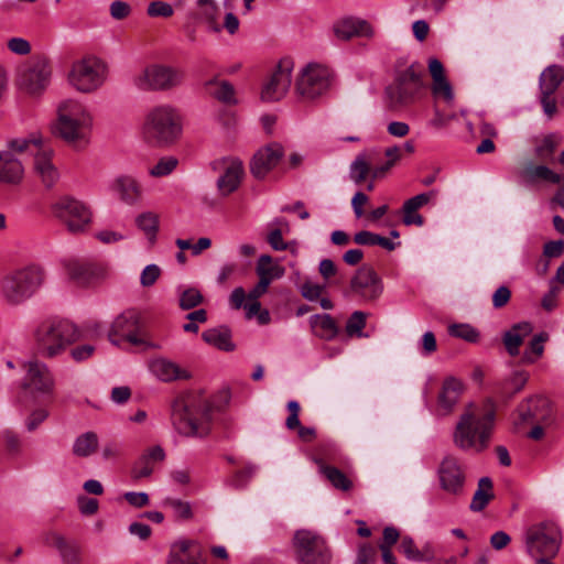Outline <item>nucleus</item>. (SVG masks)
Here are the masks:
<instances>
[{"instance_id":"f257e3e1","label":"nucleus","mask_w":564,"mask_h":564,"mask_svg":"<svg viewBox=\"0 0 564 564\" xmlns=\"http://www.w3.org/2000/svg\"><path fill=\"white\" fill-rule=\"evenodd\" d=\"M94 116L89 107L73 98L62 100L56 107L52 132L75 150L86 149L91 140Z\"/></svg>"},{"instance_id":"f03ea898","label":"nucleus","mask_w":564,"mask_h":564,"mask_svg":"<svg viewBox=\"0 0 564 564\" xmlns=\"http://www.w3.org/2000/svg\"><path fill=\"white\" fill-rule=\"evenodd\" d=\"M495 419L496 408L491 400L470 404L456 425L455 445L464 451L481 453L489 446Z\"/></svg>"},{"instance_id":"7ed1b4c3","label":"nucleus","mask_w":564,"mask_h":564,"mask_svg":"<svg viewBox=\"0 0 564 564\" xmlns=\"http://www.w3.org/2000/svg\"><path fill=\"white\" fill-rule=\"evenodd\" d=\"M213 405L202 390H189L172 405V422L184 436H206L210 431Z\"/></svg>"},{"instance_id":"20e7f679","label":"nucleus","mask_w":564,"mask_h":564,"mask_svg":"<svg viewBox=\"0 0 564 564\" xmlns=\"http://www.w3.org/2000/svg\"><path fill=\"white\" fill-rule=\"evenodd\" d=\"M39 350L44 352H94L97 348L85 341L82 329L67 319H52L41 323L33 333Z\"/></svg>"},{"instance_id":"39448f33","label":"nucleus","mask_w":564,"mask_h":564,"mask_svg":"<svg viewBox=\"0 0 564 564\" xmlns=\"http://www.w3.org/2000/svg\"><path fill=\"white\" fill-rule=\"evenodd\" d=\"M183 119L180 111L170 105L151 108L141 126L143 141L152 147L165 148L174 144L182 135Z\"/></svg>"},{"instance_id":"423d86ee","label":"nucleus","mask_w":564,"mask_h":564,"mask_svg":"<svg viewBox=\"0 0 564 564\" xmlns=\"http://www.w3.org/2000/svg\"><path fill=\"white\" fill-rule=\"evenodd\" d=\"M44 270L36 264L15 269L0 279V294L11 305L29 300L42 286Z\"/></svg>"},{"instance_id":"0eeeda50","label":"nucleus","mask_w":564,"mask_h":564,"mask_svg":"<svg viewBox=\"0 0 564 564\" xmlns=\"http://www.w3.org/2000/svg\"><path fill=\"white\" fill-rule=\"evenodd\" d=\"M423 73V67L415 63L395 73L393 82L384 90L389 108L408 107L420 97L425 87Z\"/></svg>"},{"instance_id":"6e6552de","label":"nucleus","mask_w":564,"mask_h":564,"mask_svg":"<svg viewBox=\"0 0 564 564\" xmlns=\"http://www.w3.org/2000/svg\"><path fill=\"white\" fill-rule=\"evenodd\" d=\"M10 148L18 153L29 152L34 156L33 171L45 187L51 188L57 183L59 172L53 162L54 151L43 144L40 137L12 140Z\"/></svg>"},{"instance_id":"1a4fd4ad","label":"nucleus","mask_w":564,"mask_h":564,"mask_svg":"<svg viewBox=\"0 0 564 564\" xmlns=\"http://www.w3.org/2000/svg\"><path fill=\"white\" fill-rule=\"evenodd\" d=\"M51 214L74 235L86 232L93 223L90 206L70 195H63L53 200Z\"/></svg>"},{"instance_id":"9d476101","label":"nucleus","mask_w":564,"mask_h":564,"mask_svg":"<svg viewBox=\"0 0 564 564\" xmlns=\"http://www.w3.org/2000/svg\"><path fill=\"white\" fill-rule=\"evenodd\" d=\"M109 340L118 349H160L161 347L151 341L149 337L138 329V321L132 312H126L116 317L112 322Z\"/></svg>"},{"instance_id":"9b49d317","label":"nucleus","mask_w":564,"mask_h":564,"mask_svg":"<svg viewBox=\"0 0 564 564\" xmlns=\"http://www.w3.org/2000/svg\"><path fill=\"white\" fill-rule=\"evenodd\" d=\"M107 73L105 62L96 56H86L72 64L68 83L77 91L89 94L104 85Z\"/></svg>"},{"instance_id":"f8f14e48","label":"nucleus","mask_w":564,"mask_h":564,"mask_svg":"<svg viewBox=\"0 0 564 564\" xmlns=\"http://www.w3.org/2000/svg\"><path fill=\"white\" fill-rule=\"evenodd\" d=\"M24 370L21 383V391L18 400L25 403L29 399H35L37 394L51 393L54 386L53 377L47 367L34 356L29 355L28 359L20 362Z\"/></svg>"},{"instance_id":"ddd939ff","label":"nucleus","mask_w":564,"mask_h":564,"mask_svg":"<svg viewBox=\"0 0 564 564\" xmlns=\"http://www.w3.org/2000/svg\"><path fill=\"white\" fill-rule=\"evenodd\" d=\"M293 547L299 564H329L330 551L325 539L317 532L297 530L293 536Z\"/></svg>"},{"instance_id":"4468645a","label":"nucleus","mask_w":564,"mask_h":564,"mask_svg":"<svg viewBox=\"0 0 564 564\" xmlns=\"http://www.w3.org/2000/svg\"><path fill=\"white\" fill-rule=\"evenodd\" d=\"M132 82L134 87L142 91H162L181 85L183 74L171 66L151 64L137 73Z\"/></svg>"},{"instance_id":"2eb2a0df","label":"nucleus","mask_w":564,"mask_h":564,"mask_svg":"<svg viewBox=\"0 0 564 564\" xmlns=\"http://www.w3.org/2000/svg\"><path fill=\"white\" fill-rule=\"evenodd\" d=\"M561 532L553 523H541L528 529L525 546L533 557H553L560 550Z\"/></svg>"},{"instance_id":"dca6fc26","label":"nucleus","mask_w":564,"mask_h":564,"mask_svg":"<svg viewBox=\"0 0 564 564\" xmlns=\"http://www.w3.org/2000/svg\"><path fill=\"white\" fill-rule=\"evenodd\" d=\"M330 82L332 72L327 66L310 63L300 72L295 89L303 99L312 100L325 94Z\"/></svg>"},{"instance_id":"f3484780","label":"nucleus","mask_w":564,"mask_h":564,"mask_svg":"<svg viewBox=\"0 0 564 564\" xmlns=\"http://www.w3.org/2000/svg\"><path fill=\"white\" fill-rule=\"evenodd\" d=\"M552 408L547 398L533 397L521 402L513 414V424L517 429L523 424L551 423Z\"/></svg>"},{"instance_id":"a211bd4d","label":"nucleus","mask_w":564,"mask_h":564,"mask_svg":"<svg viewBox=\"0 0 564 564\" xmlns=\"http://www.w3.org/2000/svg\"><path fill=\"white\" fill-rule=\"evenodd\" d=\"M51 67L45 58H35L19 69V85L26 93L35 95L42 93L48 85Z\"/></svg>"},{"instance_id":"6ab92c4d","label":"nucleus","mask_w":564,"mask_h":564,"mask_svg":"<svg viewBox=\"0 0 564 564\" xmlns=\"http://www.w3.org/2000/svg\"><path fill=\"white\" fill-rule=\"evenodd\" d=\"M293 64L290 59L279 62L272 74L264 82L261 98L264 101L281 100L289 91L292 83Z\"/></svg>"},{"instance_id":"aec40b11","label":"nucleus","mask_w":564,"mask_h":564,"mask_svg":"<svg viewBox=\"0 0 564 564\" xmlns=\"http://www.w3.org/2000/svg\"><path fill=\"white\" fill-rule=\"evenodd\" d=\"M350 291L366 302H375L383 292V283L371 267L362 265L350 280Z\"/></svg>"},{"instance_id":"412c9836","label":"nucleus","mask_w":564,"mask_h":564,"mask_svg":"<svg viewBox=\"0 0 564 564\" xmlns=\"http://www.w3.org/2000/svg\"><path fill=\"white\" fill-rule=\"evenodd\" d=\"M334 36L339 41H350L352 39L370 40L375 36V28L367 20L347 15L337 19L332 26Z\"/></svg>"},{"instance_id":"4be33fe9","label":"nucleus","mask_w":564,"mask_h":564,"mask_svg":"<svg viewBox=\"0 0 564 564\" xmlns=\"http://www.w3.org/2000/svg\"><path fill=\"white\" fill-rule=\"evenodd\" d=\"M441 488L451 495H460L465 485V470L452 455L443 458L437 469Z\"/></svg>"},{"instance_id":"5701e85b","label":"nucleus","mask_w":564,"mask_h":564,"mask_svg":"<svg viewBox=\"0 0 564 564\" xmlns=\"http://www.w3.org/2000/svg\"><path fill=\"white\" fill-rule=\"evenodd\" d=\"M66 271L70 280L80 286L93 285L107 276V268L102 263L85 260H69Z\"/></svg>"},{"instance_id":"b1692460","label":"nucleus","mask_w":564,"mask_h":564,"mask_svg":"<svg viewBox=\"0 0 564 564\" xmlns=\"http://www.w3.org/2000/svg\"><path fill=\"white\" fill-rule=\"evenodd\" d=\"M283 154V148L279 143H270L259 149L250 163L252 175L257 178L265 177L280 163Z\"/></svg>"},{"instance_id":"393cba45","label":"nucleus","mask_w":564,"mask_h":564,"mask_svg":"<svg viewBox=\"0 0 564 564\" xmlns=\"http://www.w3.org/2000/svg\"><path fill=\"white\" fill-rule=\"evenodd\" d=\"M110 191L119 200L129 206L137 205L143 197L141 183L128 174L116 176L110 184Z\"/></svg>"},{"instance_id":"a878e982","label":"nucleus","mask_w":564,"mask_h":564,"mask_svg":"<svg viewBox=\"0 0 564 564\" xmlns=\"http://www.w3.org/2000/svg\"><path fill=\"white\" fill-rule=\"evenodd\" d=\"M150 371L161 381L186 380L192 377L188 369L180 367L172 360L159 356L149 361Z\"/></svg>"},{"instance_id":"bb28decb","label":"nucleus","mask_w":564,"mask_h":564,"mask_svg":"<svg viewBox=\"0 0 564 564\" xmlns=\"http://www.w3.org/2000/svg\"><path fill=\"white\" fill-rule=\"evenodd\" d=\"M243 175L245 170L241 161L237 159L227 161L225 163L224 172L217 180V188L220 195L227 196L237 191L241 184Z\"/></svg>"},{"instance_id":"cd10ccee","label":"nucleus","mask_w":564,"mask_h":564,"mask_svg":"<svg viewBox=\"0 0 564 564\" xmlns=\"http://www.w3.org/2000/svg\"><path fill=\"white\" fill-rule=\"evenodd\" d=\"M167 564H206L198 545L192 541H178L170 551Z\"/></svg>"},{"instance_id":"c85d7f7f","label":"nucleus","mask_w":564,"mask_h":564,"mask_svg":"<svg viewBox=\"0 0 564 564\" xmlns=\"http://www.w3.org/2000/svg\"><path fill=\"white\" fill-rule=\"evenodd\" d=\"M463 390L464 386L458 379L448 377L444 380L437 399L438 411L442 415H446L453 411L454 406L459 401Z\"/></svg>"},{"instance_id":"c756f323","label":"nucleus","mask_w":564,"mask_h":564,"mask_svg":"<svg viewBox=\"0 0 564 564\" xmlns=\"http://www.w3.org/2000/svg\"><path fill=\"white\" fill-rule=\"evenodd\" d=\"M45 543L54 546L59 552L63 564H82L80 547L77 543L67 541L56 532L47 533Z\"/></svg>"},{"instance_id":"7c9ffc66","label":"nucleus","mask_w":564,"mask_h":564,"mask_svg":"<svg viewBox=\"0 0 564 564\" xmlns=\"http://www.w3.org/2000/svg\"><path fill=\"white\" fill-rule=\"evenodd\" d=\"M24 175L22 163L10 151L0 152V183L17 185Z\"/></svg>"},{"instance_id":"2f4dec72","label":"nucleus","mask_w":564,"mask_h":564,"mask_svg":"<svg viewBox=\"0 0 564 564\" xmlns=\"http://www.w3.org/2000/svg\"><path fill=\"white\" fill-rule=\"evenodd\" d=\"M521 175L528 183L531 184L538 182L560 184L563 181V176L554 172L549 166L544 164H535L533 162H528L524 164Z\"/></svg>"},{"instance_id":"473e14b6","label":"nucleus","mask_w":564,"mask_h":564,"mask_svg":"<svg viewBox=\"0 0 564 564\" xmlns=\"http://www.w3.org/2000/svg\"><path fill=\"white\" fill-rule=\"evenodd\" d=\"M205 91L226 105L237 104L235 87L227 80H220L218 77L207 79L204 83Z\"/></svg>"},{"instance_id":"72a5a7b5","label":"nucleus","mask_w":564,"mask_h":564,"mask_svg":"<svg viewBox=\"0 0 564 564\" xmlns=\"http://www.w3.org/2000/svg\"><path fill=\"white\" fill-rule=\"evenodd\" d=\"M564 80V67L557 64L547 66L540 75L539 87L542 95H553Z\"/></svg>"},{"instance_id":"f704fd0d","label":"nucleus","mask_w":564,"mask_h":564,"mask_svg":"<svg viewBox=\"0 0 564 564\" xmlns=\"http://www.w3.org/2000/svg\"><path fill=\"white\" fill-rule=\"evenodd\" d=\"M256 273L260 281H265V284L270 286L272 281L281 279L285 274V270L282 265L273 262V259L269 254H261L258 259Z\"/></svg>"},{"instance_id":"c9c22d12","label":"nucleus","mask_w":564,"mask_h":564,"mask_svg":"<svg viewBox=\"0 0 564 564\" xmlns=\"http://www.w3.org/2000/svg\"><path fill=\"white\" fill-rule=\"evenodd\" d=\"M533 330L531 323L520 322L508 329L502 337L505 348L508 352H518L523 339Z\"/></svg>"},{"instance_id":"e433bc0d","label":"nucleus","mask_w":564,"mask_h":564,"mask_svg":"<svg viewBox=\"0 0 564 564\" xmlns=\"http://www.w3.org/2000/svg\"><path fill=\"white\" fill-rule=\"evenodd\" d=\"M195 15L198 21L207 25L209 31H220V26L217 22L218 6L215 0H197Z\"/></svg>"},{"instance_id":"4c0bfd02","label":"nucleus","mask_w":564,"mask_h":564,"mask_svg":"<svg viewBox=\"0 0 564 564\" xmlns=\"http://www.w3.org/2000/svg\"><path fill=\"white\" fill-rule=\"evenodd\" d=\"M318 471L330 482V485L339 490L347 491L351 488V480L338 468L327 465L322 458H315Z\"/></svg>"},{"instance_id":"58836bf2","label":"nucleus","mask_w":564,"mask_h":564,"mask_svg":"<svg viewBox=\"0 0 564 564\" xmlns=\"http://www.w3.org/2000/svg\"><path fill=\"white\" fill-rule=\"evenodd\" d=\"M563 138L560 133L552 132L538 138L534 143V155L541 161L552 160L555 150L562 143Z\"/></svg>"},{"instance_id":"ea45409f","label":"nucleus","mask_w":564,"mask_h":564,"mask_svg":"<svg viewBox=\"0 0 564 564\" xmlns=\"http://www.w3.org/2000/svg\"><path fill=\"white\" fill-rule=\"evenodd\" d=\"M289 416L285 420L286 429L293 431L297 430L299 437L304 442H311L315 437V430L301 425L299 420L300 403L297 401L288 402Z\"/></svg>"},{"instance_id":"a19ab883","label":"nucleus","mask_w":564,"mask_h":564,"mask_svg":"<svg viewBox=\"0 0 564 564\" xmlns=\"http://www.w3.org/2000/svg\"><path fill=\"white\" fill-rule=\"evenodd\" d=\"M203 339L219 350L230 351L236 348L231 339V332L226 326L205 330L203 333Z\"/></svg>"},{"instance_id":"79ce46f5","label":"nucleus","mask_w":564,"mask_h":564,"mask_svg":"<svg viewBox=\"0 0 564 564\" xmlns=\"http://www.w3.org/2000/svg\"><path fill=\"white\" fill-rule=\"evenodd\" d=\"M399 549L409 560L415 562L432 561L435 556V550L431 544L427 543L419 550L410 536L402 538Z\"/></svg>"},{"instance_id":"37998d69","label":"nucleus","mask_w":564,"mask_h":564,"mask_svg":"<svg viewBox=\"0 0 564 564\" xmlns=\"http://www.w3.org/2000/svg\"><path fill=\"white\" fill-rule=\"evenodd\" d=\"M135 226L141 230L150 243H154L159 231L160 217L156 213L148 210L139 214L134 219Z\"/></svg>"},{"instance_id":"c03bdc74","label":"nucleus","mask_w":564,"mask_h":564,"mask_svg":"<svg viewBox=\"0 0 564 564\" xmlns=\"http://www.w3.org/2000/svg\"><path fill=\"white\" fill-rule=\"evenodd\" d=\"M315 335L324 339H332L337 334V325L328 314H316L310 319Z\"/></svg>"},{"instance_id":"a18cd8bd","label":"nucleus","mask_w":564,"mask_h":564,"mask_svg":"<svg viewBox=\"0 0 564 564\" xmlns=\"http://www.w3.org/2000/svg\"><path fill=\"white\" fill-rule=\"evenodd\" d=\"M494 498L492 481L489 477H482L478 481V488L470 502L473 511H482Z\"/></svg>"},{"instance_id":"49530a36","label":"nucleus","mask_w":564,"mask_h":564,"mask_svg":"<svg viewBox=\"0 0 564 564\" xmlns=\"http://www.w3.org/2000/svg\"><path fill=\"white\" fill-rule=\"evenodd\" d=\"M98 437L94 432H86L79 435L73 444V453L78 457H88L96 452Z\"/></svg>"},{"instance_id":"de8ad7c7","label":"nucleus","mask_w":564,"mask_h":564,"mask_svg":"<svg viewBox=\"0 0 564 564\" xmlns=\"http://www.w3.org/2000/svg\"><path fill=\"white\" fill-rule=\"evenodd\" d=\"M369 172L370 154L366 152L359 153L350 164L349 176L351 181L359 185L366 180Z\"/></svg>"},{"instance_id":"09e8293b","label":"nucleus","mask_w":564,"mask_h":564,"mask_svg":"<svg viewBox=\"0 0 564 564\" xmlns=\"http://www.w3.org/2000/svg\"><path fill=\"white\" fill-rule=\"evenodd\" d=\"M447 332L452 337L473 344L478 343L481 337L480 332L476 327L465 323L451 324Z\"/></svg>"},{"instance_id":"8fccbe9b","label":"nucleus","mask_w":564,"mask_h":564,"mask_svg":"<svg viewBox=\"0 0 564 564\" xmlns=\"http://www.w3.org/2000/svg\"><path fill=\"white\" fill-rule=\"evenodd\" d=\"M368 314L362 311H355L346 322V333L349 337H362Z\"/></svg>"},{"instance_id":"3c124183","label":"nucleus","mask_w":564,"mask_h":564,"mask_svg":"<svg viewBox=\"0 0 564 564\" xmlns=\"http://www.w3.org/2000/svg\"><path fill=\"white\" fill-rule=\"evenodd\" d=\"M177 165L175 156H163L149 170V174L152 177H164L173 173Z\"/></svg>"},{"instance_id":"603ef678","label":"nucleus","mask_w":564,"mask_h":564,"mask_svg":"<svg viewBox=\"0 0 564 564\" xmlns=\"http://www.w3.org/2000/svg\"><path fill=\"white\" fill-rule=\"evenodd\" d=\"M432 94L434 98L442 99L446 104H452L454 100L453 88L446 77L433 80Z\"/></svg>"},{"instance_id":"864d4df0","label":"nucleus","mask_w":564,"mask_h":564,"mask_svg":"<svg viewBox=\"0 0 564 564\" xmlns=\"http://www.w3.org/2000/svg\"><path fill=\"white\" fill-rule=\"evenodd\" d=\"M163 506L170 507L173 510L175 518L178 520H189L193 517L192 507L187 501L166 498L163 501Z\"/></svg>"},{"instance_id":"5fc2aeb1","label":"nucleus","mask_w":564,"mask_h":564,"mask_svg":"<svg viewBox=\"0 0 564 564\" xmlns=\"http://www.w3.org/2000/svg\"><path fill=\"white\" fill-rule=\"evenodd\" d=\"M203 302V295L199 290L188 288L180 293V306L183 310H191Z\"/></svg>"},{"instance_id":"6e6d98bb","label":"nucleus","mask_w":564,"mask_h":564,"mask_svg":"<svg viewBox=\"0 0 564 564\" xmlns=\"http://www.w3.org/2000/svg\"><path fill=\"white\" fill-rule=\"evenodd\" d=\"M154 465L144 456H140L131 469V477L135 480L148 478L152 475Z\"/></svg>"},{"instance_id":"4d7b16f0","label":"nucleus","mask_w":564,"mask_h":564,"mask_svg":"<svg viewBox=\"0 0 564 564\" xmlns=\"http://www.w3.org/2000/svg\"><path fill=\"white\" fill-rule=\"evenodd\" d=\"M434 192L422 193L405 200L403 204V212H416L417 209L426 205L430 202V199L434 197Z\"/></svg>"},{"instance_id":"13d9d810","label":"nucleus","mask_w":564,"mask_h":564,"mask_svg":"<svg viewBox=\"0 0 564 564\" xmlns=\"http://www.w3.org/2000/svg\"><path fill=\"white\" fill-rule=\"evenodd\" d=\"M161 274V269L156 264H148L141 272L140 283L144 288L152 286Z\"/></svg>"},{"instance_id":"bf43d9fd","label":"nucleus","mask_w":564,"mask_h":564,"mask_svg":"<svg viewBox=\"0 0 564 564\" xmlns=\"http://www.w3.org/2000/svg\"><path fill=\"white\" fill-rule=\"evenodd\" d=\"M147 12L150 17L169 18L173 14L174 10L167 2L153 1L148 6Z\"/></svg>"},{"instance_id":"052dcab7","label":"nucleus","mask_w":564,"mask_h":564,"mask_svg":"<svg viewBox=\"0 0 564 564\" xmlns=\"http://www.w3.org/2000/svg\"><path fill=\"white\" fill-rule=\"evenodd\" d=\"M324 291V285L306 281L301 285V294L308 301H315L319 299Z\"/></svg>"},{"instance_id":"680f3d73","label":"nucleus","mask_w":564,"mask_h":564,"mask_svg":"<svg viewBox=\"0 0 564 564\" xmlns=\"http://www.w3.org/2000/svg\"><path fill=\"white\" fill-rule=\"evenodd\" d=\"M511 299V291L502 285L499 286L492 294V306L495 308H501L508 304Z\"/></svg>"},{"instance_id":"e2e57ef3","label":"nucleus","mask_w":564,"mask_h":564,"mask_svg":"<svg viewBox=\"0 0 564 564\" xmlns=\"http://www.w3.org/2000/svg\"><path fill=\"white\" fill-rule=\"evenodd\" d=\"M78 508L82 514L93 516L98 511V500L95 498L79 497Z\"/></svg>"},{"instance_id":"0e129e2a","label":"nucleus","mask_w":564,"mask_h":564,"mask_svg":"<svg viewBox=\"0 0 564 564\" xmlns=\"http://www.w3.org/2000/svg\"><path fill=\"white\" fill-rule=\"evenodd\" d=\"M124 499L129 505L135 508H142L149 505V496L145 492L128 491L124 494Z\"/></svg>"},{"instance_id":"69168bd1","label":"nucleus","mask_w":564,"mask_h":564,"mask_svg":"<svg viewBox=\"0 0 564 564\" xmlns=\"http://www.w3.org/2000/svg\"><path fill=\"white\" fill-rule=\"evenodd\" d=\"M8 47L11 52L19 55H25L31 50L30 43L22 37H12L9 40Z\"/></svg>"},{"instance_id":"338daca9","label":"nucleus","mask_w":564,"mask_h":564,"mask_svg":"<svg viewBox=\"0 0 564 564\" xmlns=\"http://www.w3.org/2000/svg\"><path fill=\"white\" fill-rule=\"evenodd\" d=\"M129 532L132 535L138 536L140 540L145 541L151 536L152 530L151 528L142 522H132L129 525Z\"/></svg>"},{"instance_id":"774afa93","label":"nucleus","mask_w":564,"mask_h":564,"mask_svg":"<svg viewBox=\"0 0 564 564\" xmlns=\"http://www.w3.org/2000/svg\"><path fill=\"white\" fill-rule=\"evenodd\" d=\"M130 13V6L123 1H113L110 6V14L116 20H122Z\"/></svg>"}]
</instances>
